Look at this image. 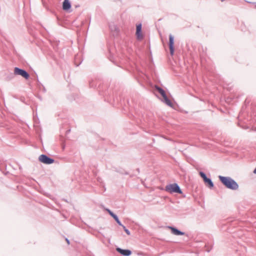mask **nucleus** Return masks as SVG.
<instances>
[{"label":"nucleus","mask_w":256,"mask_h":256,"mask_svg":"<svg viewBox=\"0 0 256 256\" xmlns=\"http://www.w3.org/2000/svg\"><path fill=\"white\" fill-rule=\"evenodd\" d=\"M71 8V4L69 0H64L62 4V8L64 10H68Z\"/></svg>","instance_id":"9"},{"label":"nucleus","mask_w":256,"mask_h":256,"mask_svg":"<svg viewBox=\"0 0 256 256\" xmlns=\"http://www.w3.org/2000/svg\"><path fill=\"white\" fill-rule=\"evenodd\" d=\"M254 4L255 8H256V2H254Z\"/></svg>","instance_id":"21"},{"label":"nucleus","mask_w":256,"mask_h":256,"mask_svg":"<svg viewBox=\"0 0 256 256\" xmlns=\"http://www.w3.org/2000/svg\"><path fill=\"white\" fill-rule=\"evenodd\" d=\"M218 178L220 182L224 185L227 188L232 190H236L238 189V186L236 182L230 177L223 176H220Z\"/></svg>","instance_id":"1"},{"label":"nucleus","mask_w":256,"mask_h":256,"mask_svg":"<svg viewBox=\"0 0 256 256\" xmlns=\"http://www.w3.org/2000/svg\"><path fill=\"white\" fill-rule=\"evenodd\" d=\"M112 216V217L114 220H115V219H117V218H118V216H117L116 214H115L114 213L112 214V216Z\"/></svg>","instance_id":"16"},{"label":"nucleus","mask_w":256,"mask_h":256,"mask_svg":"<svg viewBox=\"0 0 256 256\" xmlns=\"http://www.w3.org/2000/svg\"><path fill=\"white\" fill-rule=\"evenodd\" d=\"M14 74L16 75L21 76L26 80H28L30 78V75L26 71L17 67H16L14 69Z\"/></svg>","instance_id":"3"},{"label":"nucleus","mask_w":256,"mask_h":256,"mask_svg":"<svg viewBox=\"0 0 256 256\" xmlns=\"http://www.w3.org/2000/svg\"><path fill=\"white\" fill-rule=\"evenodd\" d=\"M136 35L138 39L141 40L143 38L142 34V24H139L136 26Z\"/></svg>","instance_id":"8"},{"label":"nucleus","mask_w":256,"mask_h":256,"mask_svg":"<svg viewBox=\"0 0 256 256\" xmlns=\"http://www.w3.org/2000/svg\"><path fill=\"white\" fill-rule=\"evenodd\" d=\"M156 88L160 94L162 96V97L164 96L165 95H166V94L164 90L162 88L156 86Z\"/></svg>","instance_id":"12"},{"label":"nucleus","mask_w":256,"mask_h":256,"mask_svg":"<svg viewBox=\"0 0 256 256\" xmlns=\"http://www.w3.org/2000/svg\"><path fill=\"white\" fill-rule=\"evenodd\" d=\"M116 251L123 256H129L132 254V252L129 250H123L120 248H116Z\"/></svg>","instance_id":"7"},{"label":"nucleus","mask_w":256,"mask_h":256,"mask_svg":"<svg viewBox=\"0 0 256 256\" xmlns=\"http://www.w3.org/2000/svg\"><path fill=\"white\" fill-rule=\"evenodd\" d=\"M39 160L45 164H52L54 162V160L49 158L46 155L41 154L38 158Z\"/></svg>","instance_id":"4"},{"label":"nucleus","mask_w":256,"mask_h":256,"mask_svg":"<svg viewBox=\"0 0 256 256\" xmlns=\"http://www.w3.org/2000/svg\"><path fill=\"white\" fill-rule=\"evenodd\" d=\"M165 190L170 194H172L174 192L180 194H182V191L180 187L176 183L166 185L165 187Z\"/></svg>","instance_id":"2"},{"label":"nucleus","mask_w":256,"mask_h":256,"mask_svg":"<svg viewBox=\"0 0 256 256\" xmlns=\"http://www.w3.org/2000/svg\"><path fill=\"white\" fill-rule=\"evenodd\" d=\"M204 182H205V184H208L210 188H212L214 187V183L211 180V179L208 178L206 180L204 181Z\"/></svg>","instance_id":"11"},{"label":"nucleus","mask_w":256,"mask_h":256,"mask_svg":"<svg viewBox=\"0 0 256 256\" xmlns=\"http://www.w3.org/2000/svg\"><path fill=\"white\" fill-rule=\"evenodd\" d=\"M168 228L171 230L172 233L174 235L182 236L184 234V232H181L174 227L169 226Z\"/></svg>","instance_id":"6"},{"label":"nucleus","mask_w":256,"mask_h":256,"mask_svg":"<svg viewBox=\"0 0 256 256\" xmlns=\"http://www.w3.org/2000/svg\"><path fill=\"white\" fill-rule=\"evenodd\" d=\"M169 47L170 54L172 56L174 53V38L172 34L169 36Z\"/></svg>","instance_id":"5"},{"label":"nucleus","mask_w":256,"mask_h":256,"mask_svg":"<svg viewBox=\"0 0 256 256\" xmlns=\"http://www.w3.org/2000/svg\"><path fill=\"white\" fill-rule=\"evenodd\" d=\"M254 174H256V168L254 170Z\"/></svg>","instance_id":"20"},{"label":"nucleus","mask_w":256,"mask_h":256,"mask_svg":"<svg viewBox=\"0 0 256 256\" xmlns=\"http://www.w3.org/2000/svg\"><path fill=\"white\" fill-rule=\"evenodd\" d=\"M112 216V217L114 220H115V219H117V218H118V216H117L116 214H115L114 213L112 214V216Z\"/></svg>","instance_id":"17"},{"label":"nucleus","mask_w":256,"mask_h":256,"mask_svg":"<svg viewBox=\"0 0 256 256\" xmlns=\"http://www.w3.org/2000/svg\"><path fill=\"white\" fill-rule=\"evenodd\" d=\"M164 102L166 104L170 106H172V104L171 101L168 98L166 94L163 96Z\"/></svg>","instance_id":"10"},{"label":"nucleus","mask_w":256,"mask_h":256,"mask_svg":"<svg viewBox=\"0 0 256 256\" xmlns=\"http://www.w3.org/2000/svg\"><path fill=\"white\" fill-rule=\"evenodd\" d=\"M200 176L203 178L204 181L206 180V178H208L206 174L204 172H200Z\"/></svg>","instance_id":"13"},{"label":"nucleus","mask_w":256,"mask_h":256,"mask_svg":"<svg viewBox=\"0 0 256 256\" xmlns=\"http://www.w3.org/2000/svg\"><path fill=\"white\" fill-rule=\"evenodd\" d=\"M141 254H138V255H141Z\"/></svg>","instance_id":"22"},{"label":"nucleus","mask_w":256,"mask_h":256,"mask_svg":"<svg viewBox=\"0 0 256 256\" xmlns=\"http://www.w3.org/2000/svg\"><path fill=\"white\" fill-rule=\"evenodd\" d=\"M122 226L123 228H124V231H125V232L126 233V234H127L128 235H130V230H128V229L126 228V226H124V225H123V226Z\"/></svg>","instance_id":"14"},{"label":"nucleus","mask_w":256,"mask_h":256,"mask_svg":"<svg viewBox=\"0 0 256 256\" xmlns=\"http://www.w3.org/2000/svg\"><path fill=\"white\" fill-rule=\"evenodd\" d=\"M115 220L116 222L118 223V224L119 226H123V224L121 223V222H120V220H119L118 218H117V219H115Z\"/></svg>","instance_id":"15"},{"label":"nucleus","mask_w":256,"mask_h":256,"mask_svg":"<svg viewBox=\"0 0 256 256\" xmlns=\"http://www.w3.org/2000/svg\"><path fill=\"white\" fill-rule=\"evenodd\" d=\"M66 242H67V243L69 244H70V241H69V240H68L67 238H66Z\"/></svg>","instance_id":"19"},{"label":"nucleus","mask_w":256,"mask_h":256,"mask_svg":"<svg viewBox=\"0 0 256 256\" xmlns=\"http://www.w3.org/2000/svg\"><path fill=\"white\" fill-rule=\"evenodd\" d=\"M106 210L108 211V214L112 216V214L114 213L110 210L109 209H106Z\"/></svg>","instance_id":"18"}]
</instances>
